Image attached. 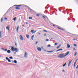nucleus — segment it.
Here are the masks:
<instances>
[{
  "label": "nucleus",
  "mask_w": 78,
  "mask_h": 78,
  "mask_svg": "<svg viewBox=\"0 0 78 78\" xmlns=\"http://www.w3.org/2000/svg\"><path fill=\"white\" fill-rule=\"evenodd\" d=\"M46 35H47V34H44V36H46Z\"/></svg>",
  "instance_id": "nucleus-34"
},
{
  "label": "nucleus",
  "mask_w": 78,
  "mask_h": 78,
  "mask_svg": "<svg viewBox=\"0 0 78 78\" xmlns=\"http://www.w3.org/2000/svg\"><path fill=\"white\" fill-rule=\"evenodd\" d=\"M61 45L60 44L58 46L59 48V47H61Z\"/></svg>",
  "instance_id": "nucleus-41"
},
{
  "label": "nucleus",
  "mask_w": 78,
  "mask_h": 78,
  "mask_svg": "<svg viewBox=\"0 0 78 78\" xmlns=\"http://www.w3.org/2000/svg\"><path fill=\"white\" fill-rule=\"evenodd\" d=\"M14 62H15V63L16 64V63H17V61L16 60H14Z\"/></svg>",
  "instance_id": "nucleus-25"
},
{
  "label": "nucleus",
  "mask_w": 78,
  "mask_h": 78,
  "mask_svg": "<svg viewBox=\"0 0 78 78\" xmlns=\"http://www.w3.org/2000/svg\"><path fill=\"white\" fill-rule=\"evenodd\" d=\"M62 50H63V49H62V48L60 49H58V50H57V51H56V52H57V51H62Z\"/></svg>",
  "instance_id": "nucleus-10"
},
{
  "label": "nucleus",
  "mask_w": 78,
  "mask_h": 78,
  "mask_svg": "<svg viewBox=\"0 0 78 78\" xmlns=\"http://www.w3.org/2000/svg\"><path fill=\"white\" fill-rule=\"evenodd\" d=\"M74 47H76V48H77V45H76V44H74Z\"/></svg>",
  "instance_id": "nucleus-17"
},
{
  "label": "nucleus",
  "mask_w": 78,
  "mask_h": 78,
  "mask_svg": "<svg viewBox=\"0 0 78 78\" xmlns=\"http://www.w3.org/2000/svg\"><path fill=\"white\" fill-rule=\"evenodd\" d=\"M73 50H76V49L75 48H73Z\"/></svg>",
  "instance_id": "nucleus-46"
},
{
  "label": "nucleus",
  "mask_w": 78,
  "mask_h": 78,
  "mask_svg": "<svg viewBox=\"0 0 78 78\" xmlns=\"http://www.w3.org/2000/svg\"><path fill=\"white\" fill-rule=\"evenodd\" d=\"M3 18H2L1 19V22H2V21H3Z\"/></svg>",
  "instance_id": "nucleus-31"
},
{
  "label": "nucleus",
  "mask_w": 78,
  "mask_h": 78,
  "mask_svg": "<svg viewBox=\"0 0 78 78\" xmlns=\"http://www.w3.org/2000/svg\"><path fill=\"white\" fill-rule=\"evenodd\" d=\"M75 40H76V39H73V41H75Z\"/></svg>",
  "instance_id": "nucleus-47"
},
{
  "label": "nucleus",
  "mask_w": 78,
  "mask_h": 78,
  "mask_svg": "<svg viewBox=\"0 0 78 78\" xmlns=\"http://www.w3.org/2000/svg\"><path fill=\"white\" fill-rule=\"evenodd\" d=\"M7 53H11V51L9 50H7Z\"/></svg>",
  "instance_id": "nucleus-20"
},
{
  "label": "nucleus",
  "mask_w": 78,
  "mask_h": 78,
  "mask_svg": "<svg viewBox=\"0 0 78 78\" xmlns=\"http://www.w3.org/2000/svg\"><path fill=\"white\" fill-rule=\"evenodd\" d=\"M5 20H7V18H6V17H5Z\"/></svg>",
  "instance_id": "nucleus-40"
},
{
  "label": "nucleus",
  "mask_w": 78,
  "mask_h": 78,
  "mask_svg": "<svg viewBox=\"0 0 78 78\" xmlns=\"http://www.w3.org/2000/svg\"><path fill=\"white\" fill-rule=\"evenodd\" d=\"M20 19H19V21H20Z\"/></svg>",
  "instance_id": "nucleus-51"
},
{
  "label": "nucleus",
  "mask_w": 78,
  "mask_h": 78,
  "mask_svg": "<svg viewBox=\"0 0 78 78\" xmlns=\"http://www.w3.org/2000/svg\"><path fill=\"white\" fill-rule=\"evenodd\" d=\"M36 31H37L36 30L34 32V33H36Z\"/></svg>",
  "instance_id": "nucleus-38"
},
{
  "label": "nucleus",
  "mask_w": 78,
  "mask_h": 78,
  "mask_svg": "<svg viewBox=\"0 0 78 78\" xmlns=\"http://www.w3.org/2000/svg\"><path fill=\"white\" fill-rule=\"evenodd\" d=\"M43 31L44 32H47V30H43Z\"/></svg>",
  "instance_id": "nucleus-30"
},
{
  "label": "nucleus",
  "mask_w": 78,
  "mask_h": 78,
  "mask_svg": "<svg viewBox=\"0 0 78 78\" xmlns=\"http://www.w3.org/2000/svg\"><path fill=\"white\" fill-rule=\"evenodd\" d=\"M36 44H37V41L36 42Z\"/></svg>",
  "instance_id": "nucleus-48"
},
{
  "label": "nucleus",
  "mask_w": 78,
  "mask_h": 78,
  "mask_svg": "<svg viewBox=\"0 0 78 78\" xmlns=\"http://www.w3.org/2000/svg\"><path fill=\"white\" fill-rule=\"evenodd\" d=\"M53 51H54V50L48 51V53H52V52H53Z\"/></svg>",
  "instance_id": "nucleus-15"
},
{
  "label": "nucleus",
  "mask_w": 78,
  "mask_h": 78,
  "mask_svg": "<svg viewBox=\"0 0 78 78\" xmlns=\"http://www.w3.org/2000/svg\"><path fill=\"white\" fill-rule=\"evenodd\" d=\"M29 19H32V17H30L29 18Z\"/></svg>",
  "instance_id": "nucleus-26"
},
{
  "label": "nucleus",
  "mask_w": 78,
  "mask_h": 78,
  "mask_svg": "<svg viewBox=\"0 0 78 78\" xmlns=\"http://www.w3.org/2000/svg\"><path fill=\"white\" fill-rule=\"evenodd\" d=\"M2 49L3 50H4V48H2Z\"/></svg>",
  "instance_id": "nucleus-43"
},
{
  "label": "nucleus",
  "mask_w": 78,
  "mask_h": 78,
  "mask_svg": "<svg viewBox=\"0 0 78 78\" xmlns=\"http://www.w3.org/2000/svg\"><path fill=\"white\" fill-rule=\"evenodd\" d=\"M57 28H58V29H59V30H64V29H61V28H59V27H57Z\"/></svg>",
  "instance_id": "nucleus-21"
},
{
  "label": "nucleus",
  "mask_w": 78,
  "mask_h": 78,
  "mask_svg": "<svg viewBox=\"0 0 78 78\" xmlns=\"http://www.w3.org/2000/svg\"><path fill=\"white\" fill-rule=\"evenodd\" d=\"M62 72H65V71H64V70L63 69L62 70Z\"/></svg>",
  "instance_id": "nucleus-49"
},
{
  "label": "nucleus",
  "mask_w": 78,
  "mask_h": 78,
  "mask_svg": "<svg viewBox=\"0 0 78 78\" xmlns=\"http://www.w3.org/2000/svg\"><path fill=\"white\" fill-rule=\"evenodd\" d=\"M29 9L30 11H32V9L30 8L29 7Z\"/></svg>",
  "instance_id": "nucleus-27"
},
{
  "label": "nucleus",
  "mask_w": 78,
  "mask_h": 78,
  "mask_svg": "<svg viewBox=\"0 0 78 78\" xmlns=\"http://www.w3.org/2000/svg\"><path fill=\"white\" fill-rule=\"evenodd\" d=\"M50 46H51L50 45V44H49L48 45V47H50Z\"/></svg>",
  "instance_id": "nucleus-36"
},
{
  "label": "nucleus",
  "mask_w": 78,
  "mask_h": 78,
  "mask_svg": "<svg viewBox=\"0 0 78 78\" xmlns=\"http://www.w3.org/2000/svg\"><path fill=\"white\" fill-rule=\"evenodd\" d=\"M19 29V26L17 27L16 28V31L17 32H18V30Z\"/></svg>",
  "instance_id": "nucleus-11"
},
{
  "label": "nucleus",
  "mask_w": 78,
  "mask_h": 78,
  "mask_svg": "<svg viewBox=\"0 0 78 78\" xmlns=\"http://www.w3.org/2000/svg\"><path fill=\"white\" fill-rule=\"evenodd\" d=\"M76 55H77V52H76L75 53L74 56H76Z\"/></svg>",
  "instance_id": "nucleus-23"
},
{
  "label": "nucleus",
  "mask_w": 78,
  "mask_h": 78,
  "mask_svg": "<svg viewBox=\"0 0 78 78\" xmlns=\"http://www.w3.org/2000/svg\"><path fill=\"white\" fill-rule=\"evenodd\" d=\"M11 49L12 51H16V52H17V51H18L17 48H14V47H12L11 48Z\"/></svg>",
  "instance_id": "nucleus-2"
},
{
  "label": "nucleus",
  "mask_w": 78,
  "mask_h": 78,
  "mask_svg": "<svg viewBox=\"0 0 78 78\" xmlns=\"http://www.w3.org/2000/svg\"><path fill=\"white\" fill-rule=\"evenodd\" d=\"M58 45V43H55V45Z\"/></svg>",
  "instance_id": "nucleus-29"
},
{
  "label": "nucleus",
  "mask_w": 78,
  "mask_h": 78,
  "mask_svg": "<svg viewBox=\"0 0 78 78\" xmlns=\"http://www.w3.org/2000/svg\"><path fill=\"white\" fill-rule=\"evenodd\" d=\"M59 48V47H58H58H57V49H58V48Z\"/></svg>",
  "instance_id": "nucleus-45"
},
{
  "label": "nucleus",
  "mask_w": 78,
  "mask_h": 78,
  "mask_svg": "<svg viewBox=\"0 0 78 78\" xmlns=\"http://www.w3.org/2000/svg\"><path fill=\"white\" fill-rule=\"evenodd\" d=\"M78 58L76 60V61H75L74 63V67H75V65H76V62H77V61H78Z\"/></svg>",
  "instance_id": "nucleus-5"
},
{
  "label": "nucleus",
  "mask_w": 78,
  "mask_h": 78,
  "mask_svg": "<svg viewBox=\"0 0 78 78\" xmlns=\"http://www.w3.org/2000/svg\"><path fill=\"white\" fill-rule=\"evenodd\" d=\"M5 51H7V49H5Z\"/></svg>",
  "instance_id": "nucleus-39"
},
{
  "label": "nucleus",
  "mask_w": 78,
  "mask_h": 78,
  "mask_svg": "<svg viewBox=\"0 0 78 78\" xmlns=\"http://www.w3.org/2000/svg\"><path fill=\"white\" fill-rule=\"evenodd\" d=\"M53 27H56V25L54 24L53 25Z\"/></svg>",
  "instance_id": "nucleus-37"
},
{
  "label": "nucleus",
  "mask_w": 78,
  "mask_h": 78,
  "mask_svg": "<svg viewBox=\"0 0 78 78\" xmlns=\"http://www.w3.org/2000/svg\"><path fill=\"white\" fill-rule=\"evenodd\" d=\"M37 49L38 51H41V48L39 47H38L37 48Z\"/></svg>",
  "instance_id": "nucleus-9"
},
{
  "label": "nucleus",
  "mask_w": 78,
  "mask_h": 78,
  "mask_svg": "<svg viewBox=\"0 0 78 78\" xmlns=\"http://www.w3.org/2000/svg\"><path fill=\"white\" fill-rule=\"evenodd\" d=\"M69 53V51H68L65 53V55L64 54V53L60 54L58 55V57L60 58H63L66 57V56H67Z\"/></svg>",
  "instance_id": "nucleus-1"
},
{
  "label": "nucleus",
  "mask_w": 78,
  "mask_h": 78,
  "mask_svg": "<svg viewBox=\"0 0 78 78\" xmlns=\"http://www.w3.org/2000/svg\"><path fill=\"white\" fill-rule=\"evenodd\" d=\"M6 60H7L8 61V62H11V60H10V59H9L8 58L6 57Z\"/></svg>",
  "instance_id": "nucleus-7"
},
{
  "label": "nucleus",
  "mask_w": 78,
  "mask_h": 78,
  "mask_svg": "<svg viewBox=\"0 0 78 78\" xmlns=\"http://www.w3.org/2000/svg\"><path fill=\"white\" fill-rule=\"evenodd\" d=\"M24 56L25 58H27V53L26 52H25V54Z\"/></svg>",
  "instance_id": "nucleus-8"
},
{
  "label": "nucleus",
  "mask_w": 78,
  "mask_h": 78,
  "mask_svg": "<svg viewBox=\"0 0 78 78\" xmlns=\"http://www.w3.org/2000/svg\"><path fill=\"white\" fill-rule=\"evenodd\" d=\"M31 33H32V34H33V33H34V30H31Z\"/></svg>",
  "instance_id": "nucleus-16"
},
{
  "label": "nucleus",
  "mask_w": 78,
  "mask_h": 78,
  "mask_svg": "<svg viewBox=\"0 0 78 78\" xmlns=\"http://www.w3.org/2000/svg\"><path fill=\"white\" fill-rule=\"evenodd\" d=\"M15 44L16 45V44L15 43Z\"/></svg>",
  "instance_id": "nucleus-54"
},
{
  "label": "nucleus",
  "mask_w": 78,
  "mask_h": 78,
  "mask_svg": "<svg viewBox=\"0 0 78 78\" xmlns=\"http://www.w3.org/2000/svg\"><path fill=\"white\" fill-rule=\"evenodd\" d=\"M61 45L60 44L58 46L59 48V47H61Z\"/></svg>",
  "instance_id": "nucleus-42"
},
{
  "label": "nucleus",
  "mask_w": 78,
  "mask_h": 78,
  "mask_svg": "<svg viewBox=\"0 0 78 78\" xmlns=\"http://www.w3.org/2000/svg\"><path fill=\"white\" fill-rule=\"evenodd\" d=\"M22 26L23 27H25V26L23 24L22 25Z\"/></svg>",
  "instance_id": "nucleus-44"
},
{
  "label": "nucleus",
  "mask_w": 78,
  "mask_h": 78,
  "mask_svg": "<svg viewBox=\"0 0 78 78\" xmlns=\"http://www.w3.org/2000/svg\"><path fill=\"white\" fill-rule=\"evenodd\" d=\"M26 24H28V23L26 22Z\"/></svg>",
  "instance_id": "nucleus-53"
},
{
  "label": "nucleus",
  "mask_w": 78,
  "mask_h": 78,
  "mask_svg": "<svg viewBox=\"0 0 78 78\" xmlns=\"http://www.w3.org/2000/svg\"><path fill=\"white\" fill-rule=\"evenodd\" d=\"M22 6V5H15V6H17L15 8V9H20V8L18 7H20V6Z\"/></svg>",
  "instance_id": "nucleus-3"
},
{
  "label": "nucleus",
  "mask_w": 78,
  "mask_h": 78,
  "mask_svg": "<svg viewBox=\"0 0 78 78\" xmlns=\"http://www.w3.org/2000/svg\"><path fill=\"white\" fill-rule=\"evenodd\" d=\"M0 38H2V35H1V32L0 31Z\"/></svg>",
  "instance_id": "nucleus-22"
},
{
  "label": "nucleus",
  "mask_w": 78,
  "mask_h": 78,
  "mask_svg": "<svg viewBox=\"0 0 78 78\" xmlns=\"http://www.w3.org/2000/svg\"><path fill=\"white\" fill-rule=\"evenodd\" d=\"M34 37V35H33V36L31 37L33 38V37Z\"/></svg>",
  "instance_id": "nucleus-35"
},
{
  "label": "nucleus",
  "mask_w": 78,
  "mask_h": 78,
  "mask_svg": "<svg viewBox=\"0 0 78 78\" xmlns=\"http://www.w3.org/2000/svg\"><path fill=\"white\" fill-rule=\"evenodd\" d=\"M20 40H23V38L22 36L21 35H20Z\"/></svg>",
  "instance_id": "nucleus-6"
},
{
  "label": "nucleus",
  "mask_w": 78,
  "mask_h": 78,
  "mask_svg": "<svg viewBox=\"0 0 78 78\" xmlns=\"http://www.w3.org/2000/svg\"><path fill=\"white\" fill-rule=\"evenodd\" d=\"M31 39L32 40H33V38H32V37H31Z\"/></svg>",
  "instance_id": "nucleus-50"
},
{
  "label": "nucleus",
  "mask_w": 78,
  "mask_h": 78,
  "mask_svg": "<svg viewBox=\"0 0 78 78\" xmlns=\"http://www.w3.org/2000/svg\"><path fill=\"white\" fill-rule=\"evenodd\" d=\"M6 28L7 30H8V31H9V27L7 26L6 27Z\"/></svg>",
  "instance_id": "nucleus-14"
},
{
  "label": "nucleus",
  "mask_w": 78,
  "mask_h": 78,
  "mask_svg": "<svg viewBox=\"0 0 78 78\" xmlns=\"http://www.w3.org/2000/svg\"><path fill=\"white\" fill-rule=\"evenodd\" d=\"M46 41H49V40L48 39H47L46 40Z\"/></svg>",
  "instance_id": "nucleus-32"
},
{
  "label": "nucleus",
  "mask_w": 78,
  "mask_h": 78,
  "mask_svg": "<svg viewBox=\"0 0 78 78\" xmlns=\"http://www.w3.org/2000/svg\"><path fill=\"white\" fill-rule=\"evenodd\" d=\"M26 36L27 38V39H29V38L30 37V36H29V35H28V34H26Z\"/></svg>",
  "instance_id": "nucleus-13"
},
{
  "label": "nucleus",
  "mask_w": 78,
  "mask_h": 78,
  "mask_svg": "<svg viewBox=\"0 0 78 78\" xmlns=\"http://www.w3.org/2000/svg\"><path fill=\"white\" fill-rule=\"evenodd\" d=\"M36 16H40V14L39 13H37V14H36Z\"/></svg>",
  "instance_id": "nucleus-18"
},
{
  "label": "nucleus",
  "mask_w": 78,
  "mask_h": 78,
  "mask_svg": "<svg viewBox=\"0 0 78 78\" xmlns=\"http://www.w3.org/2000/svg\"><path fill=\"white\" fill-rule=\"evenodd\" d=\"M38 34H41V33H38Z\"/></svg>",
  "instance_id": "nucleus-52"
},
{
  "label": "nucleus",
  "mask_w": 78,
  "mask_h": 78,
  "mask_svg": "<svg viewBox=\"0 0 78 78\" xmlns=\"http://www.w3.org/2000/svg\"><path fill=\"white\" fill-rule=\"evenodd\" d=\"M67 46L68 48H70V46L69 44H67Z\"/></svg>",
  "instance_id": "nucleus-12"
},
{
  "label": "nucleus",
  "mask_w": 78,
  "mask_h": 78,
  "mask_svg": "<svg viewBox=\"0 0 78 78\" xmlns=\"http://www.w3.org/2000/svg\"><path fill=\"white\" fill-rule=\"evenodd\" d=\"M66 63L65 64H64L63 65V67H64L65 66H66Z\"/></svg>",
  "instance_id": "nucleus-24"
},
{
  "label": "nucleus",
  "mask_w": 78,
  "mask_h": 78,
  "mask_svg": "<svg viewBox=\"0 0 78 78\" xmlns=\"http://www.w3.org/2000/svg\"><path fill=\"white\" fill-rule=\"evenodd\" d=\"M42 17H43V18H44V19H45V18H46L45 16H42Z\"/></svg>",
  "instance_id": "nucleus-33"
},
{
  "label": "nucleus",
  "mask_w": 78,
  "mask_h": 78,
  "mask_svg": "<svg viewBox=\"0 0 78 78\" xmlns=\"http://www.w3.org/2000/svg\"><path fill=\"white\" fill-rule=\"evenodd\" d=\"M73 59H72L71 60H69V62L68 63V67H69L70 66V64H71V63H72V62Z\"/></svg>",
  "instance_id": "nucleus-4"
},
{
  "label": "nucleus",
  "mask_w": 78,
  "mask_h": 78,
  "mask_svg": "<svg viewBox=\"0 0 78 78\" xmlns=\"http://www.w3.org/2000/svg\"><path fill=\"white\" fill-rule=\"evenodd\" d=\"M16 18H17V17H15L13 19V20H14V21H16Z\"/></svg>",
  "instance_id": "nucleus-19"
},
{
  "label": "nucleus",
  "mask_w": 78,
  "mask_h": 78,
  "mask_svg": "<svg viewBox=\"0 0 78 78\" xmlns=\"http://www.w3.org/2000/svg\"><path fill=\"white\" fill-rule=\"evenodd\" d=\"M9 58H10V59H13V58H12V56L10 57Z\"/></svg>",
  "instance_id": "nucleus-28"
}]
</instances>
